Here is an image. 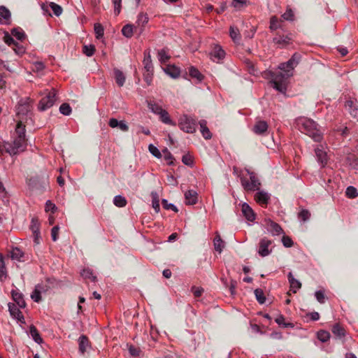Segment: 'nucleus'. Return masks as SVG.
<instances>
[{
  "mask_svg": "<svg viewBox=\"0 0 358 358\" xmlns=\"http://www.w3.org/2000/svg\"><path fill=\"white\" fill-rule=\"evenodd\" d=\"M114 76H115V82L117 84V85L119 87L123 86L125 83L126 78H125V76H124V73H122V71H121L119 69H114Z\"/></svg>",
  "mask_w": 358,
  "mask_h": 358,
  "instance_id": "c756f323",
  "label": "nucleus"
},
{
  "mask_svg": "<svg viewBox=\"0 0 358 358\" xmlns=\"http://www.w3.org/2000/svg\"><path fill=\"white\" fill-rule=\"evenodd\" d=\"M162 203L163 207L166 210L171 209L175 213H177L178 211L177 207L174 204L168 203V201L165 199H162Z\"/></svg>",
  "mask_w": 358,
  "mask_h": 358,
  "instance_id": "4d7b16f0",
  "label": "nucleus"
},
{
  "mask_svg": "<svg viewBox=\"0 0 358 358\" xmlns=\"http://www.w3.org/2000/svg\"><path fill=\"white\" fill-rule=\"evenodd\" d=\"M315 152L317 162L322 165V166H324L328 160L327 152L322 148L319 147L315 149Z\"/></svg>",
  "mask_w": 358,
  "mask_h": 358,
  "instance_id": "2eb2a0df",
  "label": "nucleus"
},
{
  "mask_svg": "<svg viewBox=\"0 0 358 358\" xmlns=\"http://www.w3.org/2000/svg\"><path fill=\"white\" fill-rule=\"evenodd\" d=\"M4 42L8 45H17V42H16L13 38L8 33H6L3 37Z\"/></svg>",
  "mask_w": 358,
  "mask_h": 358,
  "instance_id": "13d9d810",
  "label": "nucleus"
},
{
  "mask_svg": "<svg viewBox=\"0 0 358 358\" xmlns=\"http://www.w3.org/2000/svg\"><path fill=\"white\" fill-rule=\"evenodd\" d=\"M54 279L48 278L47 283H40L36 285L34 290L31 294V299L35 302H39L41 300V294L47 292L53 283Z\"/></svg>",
  "mask_w": 358,
  "mask_h": 358,
  "instance_id": "20e7f679",
  "label": "nucleus"
},
{
  "mask_svg": "<svg viewBox=\"0 0 358 358\" xmlns=\"http://www.w3.org/2000/svg\"><path fill=\"white\" fill-rule=\"evenodd\" d=\"M301 55L294 53L291 58L278 66V70L270 71L271 86L278 92L285 94L287 89L288 80L293 76L294 68L299 64Z\"/></svg>",
  "mask_w": 358,
  "mask_h": 358,
  "instance_id": "f03ea898",
  "label": "nucleus"
},
{
  "mask_svg": "<svg viewBox=\"0 0 358 358\" xmlns=\"http://www.w3.org/2000/svg\"><path fill=\"white\" fill-rule=\"evenodd\" d=\"M59 112L64 115H69L71 113V108L69 103H64L59 107Z\"/></svg>",
  "mask_w": 358,
  "mask_h": 358,
  "instance_id": "603ef678",
  "label": "nucleus"
},
{
  "mask_svg": "<svg viewBox=\"0 0 358 358\" xmlns=\"http://www.w3.org/2000/svg\"><path fill=\"white\" fill-rule=\"evenodd\" d=\"M272 244L273 241L266 237L261 238L258 246V254L262 257L269 255L272 252Z\"/></svg>",
  "mask_w": 358,
  "mask_h": 358,
  "instance_id": "6e6552de",
  "label": "nucleus"
},
{
  "mask_svg": "<svg viewBox=\"0 0 358 358\" xmlns=\"http://www.w3.org/2000/svg\"><path fill=\"white\" fill-rule=\"evenodd\" d=\"M275 322L279 324V326L282 327H293L294 324L291 322H285V318L282 317V315H280V316L275 319Z\"/></svg>",
  "mask_w": 358,
  "mask_h": 358,
  "instance_id": "09e8293b",
  "label": "nucleus"
},
{
  "mask_svg": "<svg viewBox=\"0 0 358 358\" xmlns=\"http://www.w3.org/2000/svg\"><path fill=\"white\" fill-rule=\"evenodd\" d=\"M248 5L247 0H231V6L236 10H240Z\"/></svg>",
  "mask_w": 358,
  "mask_h": 358,
  "instance_id": "ea45409f",
  "label": "nucleus"
},
{
  "mask_svg": "<svg viewBox=\"0 0 358 358\" xmlns=\"http://www.w3.org/2000/svg\"><path fill=\"white\" fill-rule=\"evenodd\" d=\"M164 72L172 78H177L180 74V69L174 65H168L164 69Z\"/></svg>",
  "mask_w": 358,
  "mask_h": 358,
  "instance_id": "aec40b11",
  "label": "nucleus"
},
{
  "mask_svg": "<svg viewBox=\"0 0 358 358\" xmlns=\"http://www.w3.org/2000/svg\"><path fill=\"white\" fill-rule=\"evenodd\" d=\"M6 276V268L3 261V257L0 253V280L3 281Z\"/></svg>",
  "mask_w": 358,
  "mask_h": 358,
  "instance_id": "79ce46f5",
  "label": "nucleus"
},
{
  "mask_svg": "<svg viewBox=\"0 0 358 358\" xmlns=\"http://www.w3.org/2000/svg\"><path fill=\"white\" fill-rule=\"evenodd\" d=\"M50 7L56 16L58 17L62 13L63 9H62V6H60L59 5H58L54 2H51L50 3Z\"/></svg>",
  "mask_w": 358,
  "mask_h": 358,
  "instance_id": "3c124183",
  "label": "nucleus"
},
{
  "mask_svg": "<svg viewBox=\"0 0 358 358\" xmlns=\"http://www.w3.org/2000/svg\"><path fill=\"white\" fill-rule=\"evenodd\" d=\"M114 5V13L115 15H118L121 10L122 0H113Z\"/></svg>",
  "mask_w": 358,
  "mask_h": 358,
  "instance_id": "680f3d73",
  "label": "nucleus"
},
{
  "mask_svg": "<svg viewBox=\"0 0 358 358\" xmlns=\"http://www.w3.org/2000/svg\"><path fill=\"white\" fill-rule=\"evenodd\" d=\"M345 108H348L352 116L354 117H358V108L355 107L352 101H347L345 102Z\"/></svg>",
  "mask_w": 358,
  "mask_h": 358,
  "instance_id": "f704fd0d",
  "label": "nucleus"
},
{
  "mask_svg": "<svg viewBox=\"0 0 358 358\" xmlns=\"http://www.w3.org/2000/svg\"><path fill=\"white\" fill-rule=\"evenodd\" d=\"M178 125L186 133L193 134L196 131V121L186 115L180 118Z\"/></svg>",
  "mask_w": 358,
  "mask_h": 358,
  "instance_id": "0eeeda50",
  "label": "nucleus"
},
{
  "mask_svg": "<svg viewBox=\"0 0 358 358\" xmlns=\"http://www.w3.org/2000/svg\"><path fill=\"white\" fill-rule=\"evenodd\" d=\"M331 331L338 338L345 337L346 334L345 329L339 323H335L332 325Z\"/></svg>",
  "mask_w": 358,
  "mask_h": 358,
  "instance_id": "b1692460",
  "label": "nucleus"
},
{
  "mask_svg": "<svg viewBox=\"0 0 358 358\" xmlns=\"http://www.w3.org/2000/svg\"><path fill=\"white\" fill-rule=\"evenodd\" d=\"M245 170L248 174L250 176V182H249L245 178H241L242 186L247 191H254L255 189H258L261 184L255 173L252 171H250L249 169Z\"/></svg>",
  "mask_w": 358,
  "mask_h": 358,
  "instance_id": "423d86ee",
  "label": "nucleus"
},
{
  "mask_svg": "<svg viewBox=\"0 0 358 358\" xmlns=\"http://www.w3.org/2000/svg\"><path fill=\"white\" fill-rule=\"evenodd\" d=\"M148 20L149 17L147 13H140L138 15L136 27H137L140 34L144 31L145 26L148 22Z\"/></svg>",
  "mask_w": 358,
  "mask_h": 358,
  "instance_id": "f8f14e48",
  "label": "nucleus"
},
{
  "mask_svg": "<svg viewBox=\"0 0 358 358\" xmlns=\"http://www.w3.org/2000/svg\"><path fill=\"white\" fill-rule=\"evenodd\" d=\"M198 194L195 190L189 189L185 193V202L187 205L196 204L198 199Z\"/></svg>",
  "mask_w": 358,
  "mask_h": 358,
  "instance_id": "ddd939ff",
  "label": "nucleus"
},
{
  "mask_svg": "<svg viewBox=\"0 0 358 358\" xmlns=\"http://www.w3.org/2000/svg\"><path fill=\"white\" fill-rule=\"evenodd\" d=\"M79 351L80 353L84 354L86 352L87 348L90 346V341L87 336L81 335L78 339Z\"/></svg>",
  "mask_w": 358,
  "mask_h": 358,
  "instance_id": "393cba45",
  "label": "nucleus"
},
{
  "mask_svg": "<svg viewBox=\"0 0 358 358\" xmlns=\"http://www.w3.org/2000/svg\"><path fill=\"white\" fill-rule=\"evenodd\" d=\"M24 255V254L22 251V250L20 249L19 248L16 247L12 250L10 257L13 259H15V260H17L19 262H23V261H24L23 259Z\"/></svg>",
  "mask_w": 358,
  "mask_h": 358,
  "instance_id": "7c9ffc66",
  "label": "nucleus"
},
{
  "mask_svg": "<svg viewBox=\"0 0 358 358\" xmlns=\"http://www.w3.org/2000/svg\"><path fill=\"white\" fill-rule=\"evenodd\" d=\"M80 275L84 280H90L92 282L96 281V276L94 275L92 270L90 268H85L80 271Z\"/></svg>",
  "mask_w": 358,
  "mask_h": 358,
  "instance_id": "a878e982",
  "label": "nucleus"
},
{
  "mask_svg": "<svg viewBox=\"0 0 358 358\" xmlns=\"http://www.w3.org/2000/svg\"><path fill=\"white\" fill-rule=\"evenodd\" d=\"M11 294L14 301L20 308H23L25 307L26 303L23 299V296L18 290H12Z\"/></svg>",
  "mask_w": 358,
  "mask_h": 358,
  "instance_id": "6ab92c4d",
  "label": "nucleus"
},
{
  "mask_svg": "<svg viewBox=\"0 0 358 358\" xmlns=\"http://www.w3.org/2000/svg\"><path fill=\"white\" fill-rule=\"evenodd\" d=\"M257 202L262 205H266L270 199V195L264 191H259L255 194Z\"/></svg>",
  "mask_w": 358,
  "mask_h": 358,
  "instance_id": "4be33fe9",
  "label": "nucleus"
},
{
  "mask_svg": "<svg viewBox=\"0 0 358 358\" xmlns=\"http://www.w3.org/2000/svg\"><path fill=\"white\" fill-rule=\"evenodd\" d=\"M350 165L355 169H358V158L355 156H350L347 158Z\"/></svg>",
  "mask_w": 358,
  "mask_h": 358,
  "instance_id": "bf43d9fd",
  "label": "nucleus"
},
{
  "mask_svg": "<svg viewBox=\"0 0 358 358\" xmlns=\"http://www.w3.org/2000/svg\"><path fill=\"white\" fill-rule=\"evenodd\" d=\"M11 34L19 41H23L26 34L24 31L20 27L14 28L11 30Z\"/></svg>",
  "mask_w": 358,
  "mask_h": 358,
  "instance_id": "c9c22d12",
  "label": "nucleus"
},
{
  "mask_svg": "<svg viewBox=\"0 0 358 358\" xmlns=\"http://www.w3.org/2000/svg\"><path fill=\"white\" fill-rule=\"evenodd\" d=\"M29 334L36 343H37L38 344H41L43 343V338L41 337L40 334H39L38 331L37 330V329L36 328V327L34 326L33 324H31L29 327Z\"/></svg>",
  "mask_w": 358,
  "mask_h": 358,
  "instance_id": "c85d7f7f",
  "label": "nucleus"
},
{
  "mask_svg": "<svg viewBox=\"0 0 358 358\" xmlns=\"http://www.w3.org/2000/svg\"><path fill=\"white\" fill-rule=\"evenodd\" d=\"M243 215L250 222H252L255 220V214L252 208L247 203H243L241 208Z\"/></svg>",
  "mask_w": 358,
  "mask_h": 358,
  "instance_id": "4468645a",
  "label": "nucleus"
},
{
  "mask_svg": "<svg viewBox=\"0 0 358 358\" xmlns=\"http://www.w3.org/2000/svg\"><path fill=\"white\" fill-rule=\"evenodd\" d=\"M295 122L296 127L301 133L310 136L315 142L322 141V132L316 122L308 117H300L296 120Z\"/></svg>",
  "mask_w": 358,
  "mask_h": 358,
  "instance_id": "7ed1b4c3",
  "label": "nucleus"
},
{
  "mask_svg": "<svg viewBox=\"0 0 358 358\" xmlns=\"http://www.w3.org/2000/svg\"><path fill=\"white\" fill-rule=\"evenodd\" d=\"M59 230V227L58 226L52 227L51 230V237L53 241H56L58 239Z\"/></svg>",
  "mask_w": 358,
  "mask_h": 358,
  "instance_id": "774afa93",
  "label": "nucleus"
},
{
  "mask_svg": "<svg viewBox=\"0 0 358 358\" xmlns=\"http://www.w3.org/2000/svg\"><path fill=\"white\" fill-rule=\"evenodd\" d=\"M148 150H149L150 152L153 156H155V157H157V158H161L162 157V154H161L160 151L154 145L150 144L149 146H148Z\"/></svg>",
  "mask_w": 358,
  "mask_h": 358,
  "instance_id": "5fc2aeb1",
  "label": "nucleus"
},
{
  "mask_svg": "<svg viewBox=\"0 0 358 358\" xmlns=\"http://www.w3.org/2000/svg\"><path fill=\"white\" fill-rule=\"evenodd\" d=\"M94 32L96 34V38H101L103 36L104 29L103 26L101 24L96 23L94 27Z\"/></svg>",
  "mask_w": 358,
  "mask_h": 358,
  "instance_id": "8fccbe9b",
  "label": "nucleus"
},
{
  "mask_svg": "<svg viewBox=\"0 0 358 358\" xmlns=\"http://www.w3.org/2000/svg\"><path fill=\"white\" fill-rule=\"evenodd\" d=\"M225 57V52L220 45H216L210 52V58L213 61L219 62Z\"/></svg>",
  "mask_w": 358,
  "mask_h": 358,
  "instance_id": "9b49d317",
  "label": "nucleus"
},
{
  "mask_svg": "<svg viewBox=\"0 0 358 358\" xmlns=\"http://www.w3.org/2000/svg\"><path fill=\"white\" fill-rule=\"evenodd\" d=\"M144 68L147 72H152L153 70V66L152 64L151 57L149 51H145L144 59H143Z\"/></svg>",
  "mask_w": 358,
  "mask_h": 358,
  "instance_id": "cd10ccee",
  "label": "nucleus"
},
{
  "mask_svg": "<svg viewBox=\"0 0 358 358\" xmlns=\"http://www.w3.org/2000/svg\"><path fill=\"white\" fill-rule=\"evenodd\" d=\"M265 227L268 233L272 236H278L284 234L282 227L276 222L272 221L271 219L264 220Z\"/></svg>",
  "mask_w": 358,
  "mask_h": 358,
  "instance_id": "1a4fd4ad",
  "label": "nucleus"
},
{
  "mask_svg": "<svg viewBox=\"0 0 358 358\" xmlns=\"http://www.w3.org/2000/svg\"><path fill=\"white\" fill-rule=\"evenodd\" d=\"M224 247V243L220 238L219 235H217L214 239V248L215 250L220 253L222 252L223 248Z\"/></svg>",
  "mask_w": 358,
  "mask_h": 358,
  "instance_id": "a19ab883",
  "label": "nucleus"
},
{
  "mask_svg": "<svg viewBox=\"0 0 358 358\" xmlns=\"http://www.w3.org/2000/svg\"><path fill=\"white\" fill-rule=\"evenodd\" d=\"M345 195L350 199H355L358 196V191L353 186H348L345 190Z\"/></svg>",
  "mask_w": 358,
  "mask_h": 358,
  "instance_id": "a18cd8bd",
  "label": "nucleus"
},
{
  "mask_svg": "<svg viewBox=\"0 0 358 358\" xmlns=\"http://www.w3.org/2000/svg\"><path fill=\"white\" fill-rule=\"evenodd\" d=\"M57 100V91L55 89H52L48 91L45 96L41 99L38 104V110L44 111L50 107H52Z\"/></svg>",
  "mask_w": 358,
  "mask_h": 358,
  "instance_id": "39448f33",
  "label": "nucleus"
},
{
  "mask_svg": "<svg viewBox=\"0 0 358 358\" xmlns=\"http://www.w3.org/2000/svg\"><path fill=\"white\" fill-rule=\"evenodd\" d=\"M189 74L192 78L196 79L198 82L202 81L203 78V76L194 66H190L189 68Z\"/></svg>",
  "mask_w": 358,
  "mask_h": 358,
  "instance_id": "72a5a7b5",
  "label": "nucleus"
},
{
  "mask_svg": "<svg viewBox=\"0 0 358 358\" xmlns=\"http://www.w3.org/2000/svg\"><path fill=\"white\" fill-rule=\"evenodd\" d=\"M292 41V37L290 34L287 35H282V36H276L273 38V41L275 44H278L282 47L286 46L287 45L289 44L290 41Z\"/></svg>",
  "mask_w": 358,
  "mask_h": 358,
  "instance_id": "f3484780",
  "label": "nucleus"
},
{
  "mask_svg": "<svg viewBox=\"0 0 358 358\" xmlns=\"http://www.w3.org/2000/svg\"><path fill=\"white\" fill-rule=\"evenodd\" d=\"M289 283L290 285V289L296 293L301 287V283L299 280L294 278L292 272H289L287 275Z\"/></svg>",
  "mask_w": 358,
  "mask_h": 358,
  "instance_id": "a211bd4d",
  "label": "nucleus"
},
{
  "mask_svg": "<svg viewBox=\"0 0 358 358\" xmlns=\"http://www.w3.org/2000/svg\"><path fill=\"white\" fill-rule=\"evenodd\" d=\"M134 31H138L137 27L131 24L124 25L122 29V35L127 38H131L133 36Z\"/></svg>",
  "mask_w": 358,
  "mask_h": 358,
  "instance_id": "bb28decb",
  "label": "nucleus"
},
{
  "mask_svg": "<svg viewBox=\"0 0 358 358\" xmlns=\"http://www.w3.org/2000/svg\"><path fill=\"white\" fill-rule=\"evenodd\" d=\"M229 35L234 42L238 43L240 41L241 35L238 28L231 26L229 29Z\"/></svg>",
  "mask_w": 358,
  "mask_h": 358,
  "instance_id": "e433bc0d",
  "label": "nucleus"
},
{
  "mask_svg": "<svg viewBox=\"0 0 358 358\" xmlns=\"http://www.w3.org/2000/svg\"><path fill=\"white\" fill-rule=\"evenodd\" d=\"M152 196V206L156 213H158L160 210L159 195L156 192H151Z\"/></svg>",
  "mask_w": 358,
  "mask_h": 358,
  "instance_id": "4c0bfd02",
  "label": "nucleus"
},
{
  "mask_svg": "<svg viewBox=\"0 0 358 358\" xmlns=\"http://www.w3.org/2000/svg\"><path fill=\"white\" fill-rule=\"evenodd\" d=\"M127 346L129 347V354L132 356V357H137L140 355V353H141V350L139 348H136L135 346H134L133 345H128L127 344Z\"/></svg>",
  "mask_w": 358,
  "mask_h": 358,
  "instance_id": "6e6d98bb",
  "label": "nucleus"
},
{
  "mask_svg": "<svg viewBox=\"0 0 358 358\" xmlns=\"http://www.w3.org/2000/svg\"><path fill=\"white\" fill-rule=\"evenodd\" d=\"M0 16L3 21V24H10L11 13L10 10L4 6H0Z\"/></svg>",
  "mask_w": 358,
  "mask_h": 358,
  "instance_id": "412c9836",
  "label": "nucleus"
},
{
  "mask_svg": "<svg viewBox=\"0 0 358 358\" xmlns=\"http://www.w3.org/2000/svg\"><path fill=\"white\" fill-rule=\"evenodd\" d=\"M317 338L322 343L327 342L330 338V334L325 330H320L317 333Z\"/></svg>",
  "mask_w": 358,
  "mask_h": 358,
  "instance_id": "37998d69",
  "label": "nucleus"
},
{
  "mask_svg": "<svg viewBox=\"0 0 358 358\" xmlns=\"http://www.w3.org/2000/svg\"><path fill=\"white\" fill-rule=\"evenodd\" d=\"M113 203L120 208L124 207L127 205V200L124 196L117 195L113 199Z\"/></svg>",
  "mask_w": 358,
  "mask_h": 358,
  "instance_id": "c03bdc74",
  "label": "nucleus"
},
{
  "mask_svg": "<svg viewBox=\"0 0 358 358\" xmlns=\"http://www.w3.org/2000/svg\"><path fill=\"white\" fill-rule=\"evenodd\" d=\"M255 297H256L257 301L260 304H263V303H265L266 297H265L264 293L262 289H256L255 290Z\"/></svg>",
  "mask_w": 358,
  "mask_h": 358,
  "instance_id": "49530a36",
  "label": "nucleus"
},
{
  "mask_svg": "<svg viewBox=\"0 0 358 358\" xmlns=\"http://www.w3.org/2000/svg\"><path fill=\"white\" fill-rule=\"evenodd\" d=\"M199 125L201 133L203 137L206 140L210 139L212 138V134L207 127V122L204 120H202L199 121Z\"/></svg>",
  "mask_w": 358,
  "mask_h": 358,
  "instance_id": "5701e85b",
  "label": "nucleus"
},
{
  "mask_svg": "<svg viewBox=\"0 0 358 358\" xmlns=\"http://www.w3.org/2000/svg\"><path fill=\"white\" fill-rule=\"evenodd\" d=\"M282 17L284 20L293 21L294 20V14L293 10L287 8L286 11L282 15Z\"/></svg>",
  "mask_w": 358,
  "mask_h": 358,
  "instance_id": "de8ad7c7",
  "label": "nucleus"
},
{
  "mask_svg": "<svg viewBox=\"0 0 358 358\" xmlns=\"http://www.w3.org/2000/svg\"><path fill=\"white\" fill-rule=\"evenodd\" d=\"M268 125L266 121L257 120L253 126V132L259 136H266L268 134Z\"/></svg>",
  "mask_w": 358,
  "mask_h": 358,
  "instance_id": "9d476101",
  "label": "nucleus"
},
{
  "mask_svg": "<svg viewBox=\"0 0 358 358\" xmlns=\"http://www.w3.org/2000/svg\"><path fill=\"white\" fill-rule=\"evenodd\" d=\"M310 213L308 210H302L299 213V217L304 222L308 220L310 218Z\"/></svg>",
  "mask_w": 358,
  "mask_h": 358,
  "instance_id": "69168bd1",
  "label": "nucleus"
},
{
  "mask_svg": "<svg viewBox=\"0 0 358 358\" xmlns=\"http://www.w3.org/2000/svg\"><path fill=\"white\" fill-rule=\"evenodd\" d=\"M148 107L149 110H150L153 113L158 115L159 113H162V110L163 108L162 106H160L159 104L154 101H148Z\"/></svg>",
  "mask_w": 358,
  "mask_h": 358,
  "instance_id": "58836bf2",
  "label": "nucleus"
},
{
  "mask_svg": "<svg viewBox=\"0 0 358 358\" xmlns=\"http://www.w3.org/2000/svg\"><path fill=\"white\" fill-rule=\"evenodd\" d=\"M282 20L278 19L276 16H272L270 19L269 29L271 31H275L278 29L281 28V23Z\"/></svg>",
  "mask_w": 358,
  "mask_h": 358,
  "instance_id": "2f4dec72",
  "label": "nucleus"
},
{
  "mask_svg": "<svg viewBox=\"0 0 358 358\" xmlns=\"http://www.w3.org/2000/svg\"><path fill=\"white\" fill-rule=\"evenodd\" d=\"M316 299L320 303H323L324 302L325 296L324 293L322 290H318L315 294Z\"/></svg>",
  "mask_w": 358,
  "mask_h": 358,
  "instance_id": "338daca9",
  "label": "nucleus"
},
{
  "mask_svg": "<svg viewBox=\"0 0 358 358\" xmlns=\"http://www.w3.org/2000/svg\"><path fill=\"white\" fill-rule=\"evenodd\" d=\"M33 100L29 97L22 98L15 107L18 123L15 128L13 141L3 142L1 150L13 156L24 152L27 148L25 126L24 122L31 120Z\"/></svg>",
  "mask_w": 358,
  "mask_h": 358,
  "instance_id": "f257e3e1",
  "label": "nucleus"
},
{
  "mask_svg": "<svg viewBox=\"0 0 358 358\" xmlns=\"http://www.w3.org/2000/svg\"><path fill=\"white\" fill-rule=\"evenodd\" d=\"M182 162L184 164L192 166L193 165L192 157L189 155H185L182 157Z\"/></svg>",
  "mask_w": 358,
  "mask_h": 358,
  "instance_id": "0e129e2a",
  "label": "nucleus"
},
{
  "mask_svg": "<svg viewBox=\"0 0 358 358\" xmlns=\"http://www.w3.org/2000/svg\"><path fill=\"white\" fill-rule=\"evenodd\" d=\"M159 115L160 120L167 124H170L172 126H176V123L172 121L169 117L168 112L165 110H162L161 113L158 114Z\"/></svg>",
  "mask_w": 358,
  "mask_h": 358,
  "instance_id": "473e14b6",
  "label": "nucleus"
},
{
  "mask_svg": "<svg viewBox=\"0 0 358 358\" xmlns=\"http://www.w3.org/2000/svg\"><path fill=\"white\" fill-rule=\"evenodd\" d=\"M30 229L34 236V242L36 244L39 243L38 237L40 234L39 222L37 218L33 217L31 219Z\"/></svg>",
  "mask_w": 358,
  "mask_h": 358,
  "instance_id": "dca6fc26",
  "label": "nucleus"
},
{
  "mask_svg": "<svg viewBox=\"0 0 358 358\" xmlns=\"http://www.w3.org/2000/svg\"><path fill=\"white\" fill-rule=\"evenodd\" d=\"M282 243L285 248H290L294 245V242L292 238L287 236H282Z\"/></svg>",
  "mask_w": 358,
  "mask_h": 358,
  "instance_id": "052dcab7",
  "label": "nucleus"
},
{
  "mask_svg": "<svg viewBox=\"0 0 358 358\" xmlns=\"http://www.w3.org/2000/svg\"><path fill=\"white\" fill-rule=\"evenodd\" d=\"M159 60L161 62H166L169 60V56L166 54V51L162 50L158 52Z\"/></svg>",
  "mask_w": 358,
  "mask_h": 358,
  "instance_id": "e2e57ef3",
  "label": "nucleus"
},
{
  "mask_svg": "<svg viewBox=\"0 0 358 358\" xmlns=\"http://www.w3.org/2000/svg\"><path fill=\"white\" fill-rule=\"evenodd\" d=\"M83 52L86 56L91 57L94 55V53L95 52V47L93 45H85L83 46Z\"/></svg>",
  "mask_w": 358,
  "mask_h": 358,
  "instance_id": "864d4df0",
  "label": "nucleus"
}]
</instances>
